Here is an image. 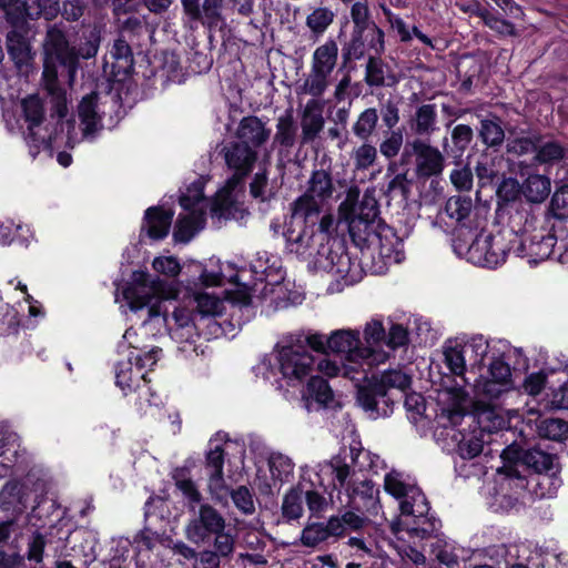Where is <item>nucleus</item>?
<instances>
[{
  "instance_id": "6",
  "label": "nucleus",
  "mask_w": 568,
  "mask_h": 568,
  "mask_svg": "<svg viewBox=\"0 0 568 568\" xmlns=\"http://www.w3.org/2000/svg\"><path fill=\"white\" fill-rule=\"evenodd\" d=\"M301 336L280 337L274 346L280 372L290 386L302 383L314 371L315 357L303 348Z\"/></svg>"
},
{
  "instance_id": "44",
  "label": "nucleus",
  "mask_w": 568,
  "mask_h": 568,
  "mask_svg": "<svg viewBox=\"0 0 568 568\" xmlns=\"http://www.w3.org/2000/svg\"><path fill=\"white\" fill-rule=\"evenodd\" d=\"M550 179L541 174L529 175L521 185V193L530 203L544 202L550 193Z\"/></svg>"
},
{
  "instance_id": "32",
  "label": "nucleus",
  "mask_w": 568,
  "mask_h": 568,
  "mask_svg": "<svg viewBox=\"0 0 568 568\" xmlns=\"http://www.w3.org/2000/svg\"><path fill=\"white\" fill-rule=\"evenodd\" d=\"M222 537L212 540V548L197 552L194 568H220L222 560L230 559L235 550L236 542L223 541Z\"/></svg>"
},
{
  "instance_id": "1",
  "label": "nucleus",
  "mask_w": 568,
  "mask_h": 568,
  "mask_svg": "<svg viewBox=\"0 0 568 568\" xmlns=\"http://www.w3.org/2000/svg\"><path fill=\"white\" fill-rule=\"evenodd\" d=\"M67 33L64 23L50 24L42 42V83L50 97L52 112L59 119L68 114L67 91L60 85L59 77H65L70 84L75 79V54Z\"/></svg>"
},
{
  "instance_id": "35",
  "label": "nucleus",
  "mask_w": 568,
  "mask_h": 568,
  "mask_svg": "<svg viewBox=\"0 0 568 568\" xmlns=\"http://www.w3.org/2000/svg\"><path fill=\"white\" fill-rule=\"evenodd\" d=\"M195 301L196 316H199V321L203 322L204 320L207 318L210 321V333L214 335L219 334V332L221 331V326L213 318L223 313V302L219 297L206 293L196 295Z\"/></svg>"
},
{
  "instance_id": "50",
  "label": "nucleus",
  "mask_w": 568,
  "mask_h": 568,
  "mask_svg": "<svg viewBox=\"0 0 568 568\" xmlns=\"http://www.w3.org/2000/svg\"><path fill=\"white\" fill-rule=\"evenodd\" d=\"M566 148L556 140L542 141L537 144L535 160L540 164H552L564 160Z\"/></svg>"
},
{
  "instance_id": "48",
  "label": "nucleus",
  "mask_w": 568,
  "mask_h": 568,
  "mask_svg": "<svg viewBox=\"0 0 568 568\" xmlns=\"http://www.w3.org/2000/svg\"><path fill=\"white\" fill-rule=\"evenodd\" d=\"M317 369L318 372L323 373L328 377H334L339 374H343L345 377L356 381H359L361 378H367V372L365 369L359 371L357 366L351 363L343 364L339 366L336 362L327 358H322L318 361Z\"/></svg>"
},
{
  "instance_id": "56",
  "label": "nucleus",
  "mask_w": 568,
  "mask_h": 568,
  "mask_svg": "<svg viewBox=\"0 0 568 568\" xmlns=\"http://www.w3.org/2000/svg\"><path fill=\"white\" fill-rule=\"evenodd\" d=\"M30 20L44 17L45 20L54 19L59 11V0H26Z\"/></svg>"
},
{
  "instance_id": "17",
  "label": "nucleus",
  "mask_w": 568,
  "mask_h": 568,
  "mask_svg": "<svg viewBox=\"0 0 568 568\" xmlns=\"http://www.w3.org/2000/svg\"><path fill=\"white\" fill-rule=\"evenodd\" d=\"M222 152L227 168L233 171V175L226 182L227 186L235 189L251 173L257 160V153L251 146L237 141L225 145Z\"/></svg>"
},
{
  "instance_id": "37",
  "label": "nucleus",
  "mask_w": 568,
  "mask_h": 568,
  "mask_svg": "<svg viewBox=\"0 0 568 568\" xmlns=\"http://www.w3.org/2000/svg\"><path fill=\"white\" fill-rule=\"evenodd\" d=\"M0 10L11 31L28 30V7L26 0H0Z\"/></svg>"
},
{
  "instance_id": "23",
  "label": "nucleus",
  "mask_w": 568,
  "mask_h": 568,
  "mask_svg": "<svg viewBox=\"0 0 568 568\" xmlns=\"http://www.w3.org/2000/svg\"><path fill=\"white\" fill-rule=\"evenodd\" d=\"M103 105L102 97L95 91L84 95L80 101L78 113L84 138L92 139L102 130V116L105 113Z\"/></svg>"
},
{
  "instance_id": "3",
  "label": "nucleus",
  "mask_w": 568,
  "mask_h": 568,
  "mask_svg": "<svg viewBox=\"0 0 568 568\" xmlns=\"http://www.w3.org/2000/svg\"><path fill=\"white\" fill-rule=\"evenodd\" d=\"M412 385V377L402 369H387L381 375H373L357 388L358 405L376 419L393 413L396 398L394 390L405 394L404 406L408 412L420 415L425 409L424 397L418 393H406Z\"/></svg>"
},
{
  "instance_id": "51",
  "label": "nucleus",
  "mask_w": 568,
  "mask_h": 568,
  "mask_svg": "<svg viewBox=\"0 0 568 568\" xmlns=\"http://www.w3.org/2000/svg\"><path fill=\"white\" fill-rule=\"evenodd\" d=\"M303 491L297 488L290 489L282 501V516L286 521L297 520L303 516Z\"/></svg>"
},
{
  "instance_id": "4",
  "label": "nucleus",
  "mask_w": 568,
  "mask_h": 568,
  "mask_svg": "<svg viewBox=\"0 0 568 568\" xmlns=\"http://www.w3.org/2000/svg\"><path fill=\"white\" fill-rule=\"evenodd\" d=\"M500 457L507 464H521L540 475L537 483L540 497H554L561 486V479L557 476L556 456L552 454L536 447L524 449L520 444L514 442L503 449Z\"/></svg>"
},
{
  "instance_id": "64",
  "label": "nucleus",
  "mask_w": 568,
  "mask_h": 568,
  "mask_svg": "<svg viewBox=\"0 0 568 568\" xmlns=\"http://www.w3.org/2000/svg\"><path fill=\"white\" fill-rule=\"evenodd\" d=\"M550 212L558 220L568 219V185L555 191L550 201Z\"/></svg>"
},
{
  "instance_id": "30",
  "label": "nucleus",
  "mask_w": 568,
  "mask_h": 568,
  "mask_svg": "<svg viewBox=\"0 0 568 568\" xmlns=\"http://www.w3.org/2000/svg\"><path fill=\"white\" fill-rule=\"evenodd\" d=\"M297 136V125L293 115V110L287 109L276 121V132L273 138V146L280 149V153L290 152L295 145Z\"/></svg>"
},
{
  "instance_id": "38",
  "label": "nucleus",
  "mask_w": 568,
  "mask_h": 568,
  "mask_svg": "<svg viewBox=\"0 0 568 568\" xmlns=\"http://www.w3.org/2000/svg\"><path fill=\"white\" fill-rule=\"evenodd\" d=\"M338 61V45L335 40L327 39L323 44L318 45L313 54L311 68L323 71L332 75Z\"/></svg>"
},
{
  "instance_id": "21",
  "label": "nucleus",
  "mask_w": 568,
  "mask_h": 568,
  "mask_svg": "<svg viewBox=\"0 0 568 568\" xmlns=\"http://www.w3.org/2000/svg\"><path fill=\"white\" fill-rule=\"evenodd\" d=\"M556 236L545 230H536L525 239L514 240L515 253L518 256L529 257L537 263L550 257L556 245Z\"/></svg>"
},
{
  "instance_id": "61",
  "label": "nucleus",
  "mask_w": 568,
  "mask_h": 568,
  "mask_svg": "<svg viewBox=\"0 0 568 568\" xmlns=\"http://www.w3.org/2000/svg\"><path fill=\"white\" fill-rule=\"evenodd\" d=\"M479 17L483 19L485 26H487L493 31L497 32L503 37H516L517 31L515 24L499 16H496L488 10H483L479 13Z\"/></svg>"
},
{
  "instance_id": "58",
  "label": "nucleus",
  "mask_w": 568,
  "mask_h": 568,
  "mask_svg": "<svg viewBox=\"0 0 568 568\" xmlns=\"http://www.w3.org/2000/svg\"><path fill=\"white\" fill-rule=\"evenodd\" d=\"M413 181L407 178V173L396 174L387 184L386 195L390 200L407 202L410 196Z\"/></svg>"
},
{
  "instance_id": "26",
  "label": "nucleus",
  "mask_w": 568,
  "mask_h": 568,
  "mask_svg": "<svg viewBox=\"0 0 568 568\" xmlns=\"http://www.w3.org/2000/svg\"><path fill=\"white\" fill-rule=\"evenodd\" d=\"M408 126L415 139L428 140L438 131V113L435 103H423L418 105L409 116Z\"/></svg>"
},
{
  "instance_id": "34",
  "label": "nucleus",
  "mask_w": 568,
  "mask_h": 568,
  "mask_svg": "<svg viewBox=\"0 0 568 568\" xmlns=\"http://www.w3.org/2000/svg\"><path fill=\"white\" fill-rule=\"evenodd\" d=\"M364 81L368 87L382 88L395 85L398 79L381 58L369 57L365 65Z\"/></svg>"
},
{
  "instance_id": "54",
  "label": "nucleus",
  "mask_w": 568,
  "mask_h": 568,
  "mask_svg": "<svg viewBox=\"0 0 568 568\" xmlns=\"http://www.w3.org/2000/svg\"><path fill=\"white\" fill-rule=\"evenodd\" d=\"M335 13L329 8L320 7L306 17V26L315 37H320L333 23Z\"/></svg>"
},
{
  "instance_id": "60",
  "label": "nucleus",
  "mask_w": 568,
  "mask_h": 568,
  "mask_svg": "<svg viewBox=\"0 0 568 568\" xmlns=\"http://www.w3.org/2000/svg\"><path fill=\"white\" fill-rule=\"evenodd\" d=\"M385 490L394 496L397 499L405 500L408 499L410 501H414V497H416L415 491H420L418 488L408 486L404 484L399 478L398 475L394 474H387L385 476Z\"/></svg>"
},
{
  "instance_id": "63",
  "label": "nucleus",
  "mask_w": 568,
  "mask_h": 568,
  "mask_svg": "<svg viewBox=\"0 0 568 568\" xmlns=\"http://www.w3.org/2000/svg\"><path fill=\"white\" fill-rule=\"evenodd\" d=\"M270 470L274 478L285 481L293 475L294 463L283 454H273L270 458Z\"/></svg>"
},
{
  "instance_id": "9",
  "label": "nucleus",
  "mask_w": 568,
  "mask_h": 568,
  "mask_svg": "<svg viewBox=\"0 0 568 568\" xmlns=\"http://www.w3.org/2000/svg\"><path fill=\"white\" fill-rule=\"evenodd\" d=\"M379 119L383 125L392 130L400 121L399 108L390 99L379 104V109L369 106L358 113L352 124V133L358 141L372 140L377 136Z\"/></svg>"
},
{
  "instance_id": "20",
  "label": "nucleus",
  "mask_w": 568,
  "mask_h": 568,
  "mask_svg": "<svg viewBox=\"0 0 568 568\" xmlns=\"http://www.w3.org/2000/svg\"><path fill=\"white\" fill-rule=\"evenodd\" d=\"M225 452L221 445L210 447L205 453L204 470L207 477V489L212 498L219 503L226 500L229 486L224 478Z\"/></svg>"
},
{
  "instance_id": "55",
  "label": "nucleus",
  "mask_w": 568,
  "mask_h": 568,
  "mask_svg": "<svg viewBox=\"0 0 568 568\" xmlns=\"http://www.w3.org/2000/svg\"><path fill=\"white\" fill-rule=\"evenodd\" d=\"M403 143L404 133L402 129H387L382 142L379 143L378 151L385 159L392 160L399 154Z\"/></svg>"
},
{
  "instance_id": "53",
  "label": "nucleus",
  "mask_w": 568,
  "mask_h": 568,
  "mask_svg": "<svg viewBox=\"0 0 568 568\" xmlns=\"http://www.w3.org/2000/svg\"><path fill=\"white\" fill-rule=\"evenodd\" d=\"M372 140L361 141L362 143L352 152L354 166L358 171H365L374 165L378 156V149L372 144Z\"/></svg>"
},
{
  "instance_id": "41",
  "label": "nucleus",
  "mask_w": 568,
  "mask_h": 568,
  "mask_svg": "<svg viewBox=\"0 0 568 568\" xmlns=\"http://www.w3.org/2000/svg\"><path fill=\"white\" fill-rule=\"evenodd\" d=\"M277 258L273 256V262L270 264V257L264 252L251 264V272L256 281L265 282L267 284H278L283 278L282 267L277 265Z\"/></svg>"
},
{
  "instance_id": "46",
  "label": "nucleus",
  "mask_w": 568,
  "mask_h": 568,
  "mask_svg": "<svg viewBox=\"0 0 568 568\" xmlns=\"http://www.w3.org/2000/svg\"><path fill=\"white\" fill-rule=\"evenodd\" d=\"M367 31L352 29L349 40L342 48L343 64L346 65L353 60H361L366 49H372L366 40Z\"/></svg>"
},
{
  "instance_id": "12",
  "label": "nucleus",
  "mask_w": 568,
  "mask_h": 568,
  "mask_svg": "<svg viewBox=\"0 0 568 568\" xmlns=\"http://www.w3.org/2000/svg\"><path fill=\"white\" fill-rule=\"evenodd\" d=\"M509 242L511 246L506 244L501 234H480L467 246V260L480 266L489 268L497 267L506 261V256L510 250L515 251L516 243L514 240Z\"/></svg>"
},
{
  "instance_id": "59",
  "label": "nucleus",
  "mask_w": 568,
  "mask_h": 568,
  "mask_svg": "<svg viewBox=\"0 0 568 568\" xmlns=\"http://www.w3.org/2000/svg\"><path fill=\"white\" fill-rule=\"evenodd\" d=\"M133 362L132 354L125 359L116 363L115 371V384L125 394L132 392L138 386V379L133 378Z\"/></svg>"
},
{
  "instance_id": "8",
  "label": "nucleus",
  "mask_w": 568,
  "mask_h": 568,
  "mask_svg": "<svg viewBox=\"0 0 568 568\" xmlns=\"http://www.w3.org/2000/svg\"><path fill=\"white\" fill-rule=\"evenodd\" d=\"M226 519L212 505L201 504L197 511L185 526V536L193 544H204L217 540L221 537L223 541L236 542V538L230 531H226Z\"/></svg>"
},
{
  "instance_id": "27",
  "label": "nucleus",
  "mask_w": 568,
  "mask_h": 568,
  "mask_svg": "<svg viewBox=\"0 0 568 568\" xmlns=\"http://www.w3.org/2000/svg\"><path fill=\"white\" fill-rule=\"evenodd\" d=\"M271 135V130L255 115L244 116L237 126V142L251 146L253 150L262 146Z\"/></svg>"
},
{
  "instance_id": "19",
  "label": "nucleus",
  "mask_w": 568,
  "mask_h": 568,
  "mask_svg": "<svg viewBox=\"0 0 568 568\" xmlns=\"http://www.w3.org/2000/svg\"><path fill=\"white\" fill-rule=\"evenodd\" d=\"M346 506L362 515H377L379 505V489L367 478L357 479L345 489Z\"/></svg>"
},
{
  "instance_id": "57",
  "label": "nucleus",
  "mask_w": 568,
  "mask_h": 568,
  "mask_svg": "<svg viewBox=\"0 0 568 568\" xmlns=\"http://www.w3.org/2000/svg\"><path fill=\"white\" fill-rule=\"evenodd\" d=\"M541 437L551 440H564L568 437V423L560 418H546L538 424Z\"/></svg>"
},
{
  "instance_id": "42",
  "label": "nucleus",
  "mask_w": 568,
  "mask_h": 568,
  "mask_svg": "<svg viewBox=\"0 0 568 568\" xmlns=\"http://www.w3.org/2000/svg\"><path fill=\"white\" fill-rule=\"evenodd\" d=\"M185 215H180L173 233L174 240L181 243H187L202 229L204 214L202 211H187Z\"/></svg>"
},
{
  "instance_id": "11",
  "label": "nucleus",
  "mask_w": 568,
  "mask_h": 568,
  "mask_svg": "<svg viewBox=\"0 0 568 568\" xmlns=\"http://www.w3.org/2000/svg\"><path fill=\"white\" fill-rule=\"evenodd\" d=\"M414 501L408 499L399 504L400 513L406 517L404 525L412 537L426 539L437 536L440 528V521L434 517H428L429 505L422 491H415Z\"/></svg>"
},
{
  "instance_id": "13",
  "label": "nucleus",
  "mask_w": 568,
  "mask_h": 568,
  "mask_svg": "<svg viewBox=\"0 0 568 568\" xmlns=\"http://www.w3.org/2000/svg\"><path fill=\"white\" fill-rule=\"evenodd\" d=\"M404 155L415 158V175L422 180L442 175L446 159L444 153L426 139H413L406 143Z\"/></svg>"
},
{
  "instance_id": "28",
  "label": "nucleus",
  "mask_w": 568,
  "mask_h": 568,
  "mask_svg": "<svg viewBox=\"0 0 568 568\" xmlns=\"http://www.w3.org/2000/svg\"><path fill=\"white\" fill-rule=\"evenodd\" d=\"M233 190L226 185L225 189L216 194L212 204V212L214 215L225 220L243 221L250 213L244 203L236 200L232 192Z\"/></svg>"
},
{
  "instance_id": "43",
  "label": "nucleus",
  "mask_w": 568,
  "mask_h": 568,
  "mask_svg": "<svg viewBox=\"0 0 568 568\" xmlns=\"http://www.w3.org/2000/svg\"><path fill=\"white\" fill-rule=\"evenodd\" d=\"M24 32L10 31L7 34L8 53L19 69L28 65L31 60V48L23 36Z\"/></svg>"
},
{
  "instance_id": "31",
  "label": "nucleus",
  "mask_w": 568,
  "mask_h": 568,
  "mask_svg": "<svg viewBox=\"0 0 568 568\" xmlns=\"http://www.w3.org/2000/svg\"><path fill=\"white\" fill-rule=\"evenodd\" d=\"M306 408L312 409L313 402L318 408H329L334 404V394L327 381L320 376H312L303 394Z\"/></svg>"
},
{
  "instance_id": "47",
  "label": "nucleus",
  "mask_w": 568,
  "mask_h": 568,
  "mask_svg": "<svg viewBox=\"0 0 568 568\" xmlns=\"http://www.w3.org/2000/svg\"><path fill=\"white\" fill-rule=\"evenodd\" d=\"M476 394L488 400L499 399L513 388L490 377L483 378L473 374L471 384Z\"/></svg>"
},
{
  "instance_id": "29",
  "label": "nucleus",
  "mask_w": 568,
  "mask_h": 568,
  "mask_svg": "<svg viewBox=\"0 0 568 568\" xmlns=\"http://www.w3.org/2000/svg\"><path fill=\"white\" fill-rule=\"evenodd\" d=\"M478 138L487 149L499 150L505 142V129L501 119L495 113H489L487 116L481 118Z\"/></svg>"
},
{
  "instance_id": "52",
  "label": "nucleus",
  "mask_w": 568,
  "mask_h": 568,
  "mask_svg": "<svg viewBox=\"0 0 568 568\" xmlns=\"http://www.w3.org/2000/svg\"><path fill=\"white\" fill-rule=\"evenodd\" d=\"M473 211V201L469 196H450L444 206V213L457 223H464Z\"/></svg>"
},
{
  "instance_id": "36",
  "label": "nucleus",
  "mask_w": 568,
  "mask_h": 568,
  "mask_svg": "<svg viewBox=\"0 0 568 568\" xmlns=\"http://www.w3.org/2000/svg\"><path fill=\"white\" fill-rule=\"evenodd\" d=\"M102 40L101 28L97 24L89 26L82 31L78 47H73L75 54V72L79 69V59L94 58Z\"/></svg>"
},
{
  "instance_id": "25",
  "label": "nucleus",
  "mask_w": 568,
  "mask_h": 568,
  "mask_svg": "<svg viewBox=\"0 0 568 568\" xmlns=\"http://www.w3.org/2000/svg\"><path fill=\"white\" fill-rule=\"evenodd\" d=\"M324 104L317 99L306 102L301 113V143L303 145L314 142L325 125L323 115Z\"/></svg>"
},
{
  "instance_id": "39",
  "label": "nucleus",
  "mask_w": 568,
  "mask_h": 568,
  "mask_svg": "<svg viewBox=\"0 0 568 568\" xmlns=\"http://www.w3.org/2000/svg\"><path fill=\"white\" fill-rule=\"evenodd\" d=\"M144 217L148 223V234L150 237L162 240L169 234L173 219L171 210L152 206L145 211Z\"/></svg>"
},
{
  "instance_id": "40",
  "label": "nucleus",
  "mask_w": 568,
  "mask_h": 568,
  "mask_svg": "<svg viewBox=\"0 0 568 568\" xmlns=\"http://www.w3.org/2000/svg\"><path fill=\"white\" fill-rule=\"evenodd\" d=\"M444 363L452 374L462 378L464 385L471 384L473 371L466 369L465 349L462 345L444 346Z\"/></svg>"
},
{
  "instance_id": "62",
  "label": "nucleus",
  "mask_w": 568,
  "mask_h": 568,
  "mask_svg": "<svg viewBox=\"0 0 568 568\" xmlns=\"http://www.w3.org/2000/svg\"><path fill=\"white\" fill-rule=\"evenodd\" d=\"M172 316L176 325V331L186 329V341L193 336V332L197 331L202 323L199 321V316H193L192 313L185 307H175Z\"/></svg>"
},
{
  "instance_id": "49",
  "label": "nucleus",
  "mask_w": 568,
  "mask_h": 568,
  "mask_svg": "<svg viewBox=\"0 0 568 568\" xmlns=\"http://www.w3.org/2000/svg\"><path fill=\"white\" fill-rule=\"evenodd\" d=\"M541 142V134L539 132H529L523 136H514L507 139L506 150L508 153L520 156L536 153L537 144Z\"/></svg>"
},
{
  "instance_id": "33",
  "label": "nucleus",
  "mask_w": 568,
  "mask_h": 568,
  "mask_svg": "<svg viewBox=\"0 0 568 568\" xmlns=\"http://www.w3.org/2000/svg\"><path fill=\"white\" fill-rule=\"evenodd\" d=\"M537 217L531 212L530 207H525L523 204H513L509 212V229L511 234L515 235L514 240L525 239L536 231Z\"/></svg>"
},
{
  "instance_id": "2",
  "label": "nucleus",
  "mask_w": 568,
  "mask_h": 568,
  "mask_svg": "<svg viewBox=\"0 0 568 568\" xmlns=\"http://www.w3.org/2000/svg\"><path fill=\"white\" fill-rule=\"evenodd\" d=\"M339 221L347 224L353 243L359 247H376L388 254L395 237L393 229L379 219L378 202L372 193L365 192L361 200L351 194L339 204Z\"/></svg>"
},
{
  "instance_id": "10",
  "label": "nucleus",
  "mask_w": 568,
  "mask_h": 568,
  "mask_svg": "<svg viewBox=\"0 0 568 568\" xmlns=\"http://www.w3.org/2000/svg\"><path fill=\"white\" fill-rule=\"evenodd\" d=\"M369 453L359 447V444L342 447L327 463L331 470L333 485L339 490H345L359 479L358 474L366 467L363 459H367Z\"/></svg>"
},
{
  "instance_id": "16",
  "label": "nucleus",
  "mask_w": 568,
  "mask_h": 568,
  "mask_svg": "<svg viewBox=\"0 0 568 568\" xmlns=\"http://www.w3.org/2000/svg\"><path fill=\"white\" fill-rule=\"evenodd\" d=\"M181 4L190 23H201L209 31L225 24L224 0H181Z\"/></svg>"
},
{
  "instance_id": "24",
  "label": "nucleus",
  "mask_w": 568,
  "mask_h": 568,
  "mask_svg": "<svg viewBox=\"0 0 568 568\" xmlns=\"http://www.w3.org/2000/svg\"><path fill=\"white\" fill-rule=\"evenodd\" d=\"M304 227L300 232L288 230L285 233L287 248L290 252L301 256H324L326 255L325 246L320 245L318 236L316 235L315 225L305 223Z\"/></svg>"
},
{
  "instance_id": "22",
  "label": "nucleus",
  "mask_w": 568,
  "mask_h": 568,
  "mask_svg": "<svg viewBox=\"0 0 568 568\" xmlns=\"http://www.w3.org/2000/svg\"><path fill=\"white\" fill-rule=\"evenodd\" d=\"M110 59L104 61L103 72L110 74L115 81L122 82L134 70V57L132 49L123 37L114 40L110 50Z\"/></svg>"
},
{
  "instance_id": "18",
  "label": "nucleus",
  "mask_w": 568,
  "mask_h": 568,
  "mask_svg": "<svg viewBox=\"0 0 568 568\" xmlns=\"http://www.w3.org/2000/svg\"><path fill=\"white\" fill-rule=\"evenodd\" d=\"M349 17L354 30L367 31L366 40L376 54L384 52V31L375 23L372 17L368 0H354L349 9Z\"/></svg>"
},
{
  "instance_id": "14",
  "label": "nucleus",
  "mask_w": 568,
  "mask_h": 568,
  "mask_svg": "<svg viewBox=\"0 0 568 568\" xmlns=\"http://www.w3.org/2000/svg\"><path fill=\"white\" fill-rule=\"evenodd\" d=\"M327 347L333 353L345 354L346 359L355 365L362 366V363H366L372 366L374 361L381 354H375L372 347H362L359 339V332L352 329H338L333 332L327 341ZM382 359H385V355H382Z\"/></svg>"
},
{
  "instance_id": "45",
  "label": "nucleus",
  "mask_w": 568,
  "mask_h": 568,
  "mask_svg": "<svg viewBox=\"0 0 568 568\" xmlns=\"http://www.w3.org/2000/svg\"><path fill=\"white\" fill-rule=\"evenodd\" d=\"M329 74L311 68L304 82L297 89V94H308L318 100L329 87Z\"/></svg>"
},
{
  "instance_id": "15",
  "label": "nucleus",
  "mask_w": 568,
  "mask_h": 568,
  "mask_svg": "<svg viewBox=\"0 0 568 568\" xmlns=\"http://www.w3.org/2000/svg\"><path fill=\"white\" fill-rule=\"evenodd\" d=\"M22 115L27 123L26 141L30 153L36 156L42 145H47L48 136L41 134V124L44 121L45 111L42 100L37 94H30L21 101Z\"/></svg>"
},
{
  "instance_id": "7",
  "label": "nucleus",
  "mask_w": 568,
  "mask_h": 568,
  "mask_svg": "<svg viewBox=\"0 0 568 568\" xmlns=\"http://www.w3.org/2000/svg\"><path fill=\"white\" fill-rule=\"evenodd\" d=\"M164 283L159 278H152L144 272L133 273V283L123 291L132 311L148 310V320L163 316L166 321V308L163 307Z\"/></svg>"
},
{
  "instance_id": "5",
  "label": "nucleus",
  "mask_w": 568,
  "mask_h": 568,
  "mask_svg": "<svg viewBox=\"0 0 568 568\" xmlns=\"http://www.w3.org/2000/svg\"><path fill=\"white\" fill-rule=\"evenodd\" d=\"M334 192L333 176L329 170H313L305 192L292 203V219L316 224L318 214Z\"/></svg>"
}]
</instances>
